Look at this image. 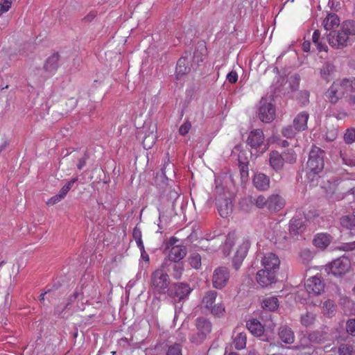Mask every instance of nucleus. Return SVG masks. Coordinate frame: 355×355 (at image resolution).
I'll use <instances>...</instances> for the list:
<instances>
[{"label":"nucleus","instance_id":"39448f33","mask_svg":"<svg viewBox=\"0 0 355 355\" xmlns=\"http://www.w3.org/2000/svg\"><path fill=\"white\" fill-rule=\"evenodd\" d=\"M196 327L197 331L190 336L189 340L191 343L198 345L202 343L210 334L212 325L208 319L200 317L196 320Z\"/></svg>","mask_w":355,"mask_h":355},{"label":"nucleus","instance_id":"412c9836","mask_svg":"<svg viewBox=\"0 0 355 355\" xmlns=\"http://www.w3.org/2000/svg\"><path fill=\"white\" fill-rule=\"evenodd\" d=\"M340 19L337 15L329 13L322 21V26L326 31H333L340 25Z\"/></svg>","mask_w":355,"mask_h":355},{"label":"nucleus","instance_id":"4d7b16f0","mask_svg":"<svg viewBox=\"0 0 355 355\" xmlns=\"http://www.w3.org/2000/svg\"><path fill=\"white\" fill-rule=\"evenodd\" d=\"M191 124L189 121L184 122L179 128V133L182 136L186 135L190 130Z\"/></svg>","mask_w":355,"mask_h":355},{"label":"nucleus","instance_id":"774afa93","mask_svg":"<svg viewBox=\"0 0 355 355\" xmlns=\"http://www.w3.org/2000/svg\"><path fill=\"white\" fill-rule=\"evenodd\" d=\"M87 159V157L86 155H85L84 157H83L78 160L77 167L79 170H81L85 166Z\"/></svg>","mask_w":355,"mask_h":355},{"label":"nucleus","instance_id":"9b49d317","mask_svg":"<svg viewBox=\"0 0 355 355\" xmlns=\"http://www.w3.org/2000/svg\"><path fill=\"white\" fill-rule=\"evenodd\" d=\"M305 288L309 295H318L324 291V284L318 277H312L305 283Z\"/></svg>","mask_w":355,"mask_h":355},{"label":"nucleus","instance_id":"37998d69","mask_svg":"<svg viewBox=\"0 0 355 355\" xmlns=\"http://www.w3.org/2000/svg\"><path fill=\"white\" fill-rule=\"evenodd\" d=\"M297 132H298V131L297 129H295V128L293 125H286L282 128V135L284 137H286L287 139H291L295 136Z\"/></svg>","mask_w":355,"mask_h":355},{"label":"nucleus","instance_id":"20e7f679","mask_svg":"<svg viewBox=\"0 0 355 355\" xmlns=\"http://www.w3.org/2000/svg\"><path fill=\"white\" fill-rule=\"evenodd\" d=\"M163 263L161 268L153 271L150 276V288L153 293L157 294H163L168 289L171 279L166 271L164 270Z\"/></svg>","mask_w":355,"mask_h":355},{"label":"nucleus","instance_id":"e2e57ef3","mask_svg":"<svg viewBox=\"0 0 355 355\" xmlns=\"http://www.w3.org/2000/svg\"><path fill=\"white\" fill-rule=\"evenodd\" d=\"M77 101L74 98H71L67 101L66 103L67 105L69 106V108L67 109L65 111V114L71 112L76 105Z\"/></svg>","mask_w":355,"mask_h":355},{"label":"nucleus","instance_id":"9d476101","mask_svg":"<svg viewBox=\"0 0 355 355\" xmlns=\"http://www.w3.org/2000/svg\"><path fill=\"white\" fill-rule=\"evenodd\" d=\"M218 211L221 217L227 218L232 214L233 205L232 200L225 194H219L216 199Z\"/></svg>","mask_w":355,"mask_h":355},{"label":"nucleus","instance_id":"a19ab883","mask_svg":"<svg viewBox=\"0 0 355 355\" xmlns=\"http://www.w3.org/2000/svg\"><path fill=\"white\" fill-rule=\"evenodd\" d=\"M250 247V241L248 239H245L243 241L242 243L239 246L236 252L240 255V257L245 258L247 255Z\"/></svg>","mask_w":355,"mask_h":355},{"label":"nucleus","instance_id":"680f3d73","mask_svg":"<svg viewBox=\"0 0 355 355\" xmlns=\"http://www.w3.org/2000/svg\"><path fill=\"white\" fill-rule=\"evenodd\" d=\"M11 4V0H2L0 3V8L6 12L10 9Z\"/></svg>","mask_w":355,"mask_h":355},{"label":"nucleus","instance_id":"393cba45","mask_svg":"<svg viewBox=\"0 0 355 355\" xmlns=\"http://www.w3.org/2000/svg\"><path fill=\"white\" fill-rule=\"evenodd\" d=\"M305 229L304 221L302 218H293L290 221L289 232L292 236H297L302 234Z\"/></svg>","mask_w":355,"mask_h":355},{"label":"nucleus","instance_id":"72a5a7b5","mask_svg":"<svg viewBox=\"0 0 355 355\" xmlns=\"http://www.w3.org/2000/svg\"><path fill=\"white\" fill-rule=\"evenodd\" d=\"M247 336L243 332L237 333L234 338V345L236 349H243L246 346Z\"/></svg>","mask_w":355,"mask_h":355},{"label":"nucleus","instance_id":"473e14b6","mask_svg":"<svg viewBox=\"0 0 355 355\" xmlns=\"http://www.w3.org/2000/svg\"><path fill=\"white\" fill-rule=\"evenodd\" d=\"M190 70V68L187 65V59L185 57L180 58L176 66V75L178 76V78H179V76H183L188 73Z\"/></svg>","mask_w":355,"mask_h":355},{"label":"nucleus","instance_id":"7c9ffc66","mask_svg":"<svg viewBox=\"0 0 355 355\" xmlns=\"http://www.w3.org/2000/svg\"><path fill=\"white\" fill-rule=\"evenodd\" d=\"M340 225L347 230L355 229V215L348 214L343 216L340 218Z\"/></svg>","mask_w":355,"mask_h":355},{"label":"nucleus","instance_id":"a878e982","mask_svg":"<svg viewBox=\"0 0 355 355\" xmlns=\"http://www.w3.org/2000/svg\"><path fill=\"white\" fill-rule=\"evenodd\" d=\"M60 55L58 53H55L49 56L45 62L44 68L45 71L53 73L57 71L59 67Z\"/></svg>","mask_w":355,"mask_h":355},{"label":"nucleus","instance_id":"ddd939ff","mask_svg":"<svg viewBox=\"0 0 355 355\" xmlns=\"http://www.w3.org/2000/svg\"><path fill=\"white\" fill-rule=\"evenodd\" d=\"M78 180V178H74L71 179L70 181L67 182L60 189L59 193L52 198H51L48 202L47 205H53L61 201L64 197L67 196L69 191L73 187L74 183Z\"/></svg>","mask_w":355,"mask_h":355},{"label":"nucleus","instance_id":"f03ea898","mask_svg":"<svg viewBox=\"0 0 355 355\" xmlns=\"http://www.w3.org/2000/svg\"><path fill=\"white\" fill-rule=\"evenodd\" d=\"M349 92H355V78H344L334 81L326 92V97L331 103H336Z\"/></svg>","mask_w":355,"mask_h":355},{"label":"nucleus","instance_id":"f8f14e48","mask_svg":"<svg viewBox=\"0 0 355 355\" xmlns=\"http://www.w3.org/2000/svg\"><path fill=\"white\" fill-rule=\"evenodd\" d=\"M276 273L264 269L259 270L257 273V282L262 287H266L275 282Z\"/></svg>","mask_w":355,"mask_h":355},{"label":"nucleus","instance_id":"6e6d98bb","mask_svg":"<svg viewBox=\"0 0 355 355\" xmlns=\"http://www.w3.org/2000/svg\"><path fill=\"white\" fill-rule=\"evenodd\" d=\"M255 204L257 207L263 208L264 207H268V198L266 199L263 196L261 195L258 196L255 200Z\"/></svg>","mask_w":355,"mask_h":355},{"label":"nucleus","instance_id":"dca6fc26","mask_svg":"<svg viewBox=\"0 0 355 355\" xmlns=\"http://www.w3.org/2000/svg\"><path fill=\"white\" fill-rule=\"evenodd\" d=\"M174 297L178 301L187 298L192 291L189 284L182 282L175 284L174 286Z\"/></svg>","mask_w":355,"mask_h":355},{"label":"nucleus","instance_id":"bb28decb","mask_svg":"<svg viewBox=\"0 0 355 355\" xmlns=\"http://www.w3.org/2000/svg\"><path fill=\"white\" fill-rule=\"evenodd\" d=\"M246 326L248 330L255 336L259 337L263 334L264 328L263 325L256 319L247 322Z\"/></svg>","mask_w":355,"mask_h":355},{"label":"nucleus","instance_id":"09e8293b","mask_svg":"<svg viewBox=\"0 0 355 355\" xmlns=\"http://www.w3.org/2000/svg\"><path fill=\"white\" fill-rule=\"evenodd\" d=\"M190 265L196 269H198L201 266V257L198 253H193L189 257Z\"/></svg>","mask_w":355,"mask_h":355},{"label":"nucleus","instance_id":"6ab92c4d","mask_svg":"<svg viewBox=\"0 0 355 355\" xmlns=\"http://www.w3.org/2000/svg\"><path fill=\"white\" fill-rule=\"evenodd\" d=\"M187 249L184 245L173 246L168 253V260L173 262H178L185 257Z\"/></svg>","mask_w":355,"mask_h":355},{"label":"nucleus","instance_id":"f257e3e1","mask_svg":"<svg viewBox=\"0 0 355 355\" xmlns=\"http://www.w3.org/2000/svg\"><path fill=\"white\" fill-rule=\"evenodd\" d=\"M349 35H355V21L348 20L343 23L340 30L331 31L327 35L329 44L335 49L347 46Z\"/></svg>","mask_w":355,"mask_h":355},{"label":"nucleus","instance_id":"aec40b11","mask_svg":"<svg viewBox=\"0 0 355 355\" xmlns=\"http://www.w3.org/2000/svg\"><path fill=\"white\" fill-rule=\"evenodd\" d=\"M307 340L311 343L321 345L327 342L329 338L327 332L315 330L308 334Z\"/></svg>","mask_w":355,"mask_h":355},{"label":"nucleus","instance_id":"052dcab7","mask_svg":"<svg viewBox=\"0 0 355 355\" xmlns=\"http://www.w3.org/2000/svg\"><path fill=\"white\" fill-rule=\"evenodd\" d=\"M226 78L230 83H236L238 80V74L236 71H232L227 73Z\"/></svg>","mask_w":355,"mask_h":355},{"label":"nucleus","instance_id":"4c0bfd02","mask_svg":"<svg viewBox=\"0 0 355 355\" xmlns=\"http://www.w3.org/2000/svg\"><path fill=\"white\" fill-rule=\"evenodd\" d=\"M339 355H355L354 347L349 344L342 343L338 347Z\"/></svg>","mask_w":355,"mask_h":355},{"label":"nucleus","instance_id":"3c124183","mask_svg":"<svg viewBox=\"0 0 355 355\" xmlns=\"http://www.w3.org/2000/svg\"><path fill=\"white\" fill-rule=\"evenodd\" d=\"M243 154H239V168L241 177H247L248 175V162L243 161L241 159L242 155Z\"/></svg>","mask_w":355,"mask_h":355},{"label":"nucleus","instance_id":"49530a36","mask_svg":"<svg viewBox=\"0 0 355 355\" xmlns=\"http://www.w3.org/2000/svg\"><path fill=\"white\" fill-rule=\"evenodd\" d=\"M294 349L296 350V355H312L313 350L309 347H306L301 344L294 347Z\"/></svg>","mask_w":355,"mask_h":355},{"label":"nucleus","instance_id":"13d9d810","mask_svg":"<svg viewBox=\"0 0 355 355\" xmlns=\"http://www.w3.org/2000/svg\"><path fill=\"white\" fill-rule=\"evenodd\" d=\"M300 257L304 261L308 262L312 258V253L309 249H304L300 252Z\"/></svg>","mask_w":355,"mask_h":355},{"label":"nucleus","instance_id":"c9c22d12","mask_svg":"<svg viewBox=\"0 0 355 355\" xmlns=\"http://www.w3.org/2000/svg\"><path fill=\"white\" fill-rule=\"evenodd\" d=\"M334 70L335 67L334 66V64L329 62L324 63L322 65V68L320 69V76L322 78H323L324 80H329L330 76L334 73Z\"/></svg>","mask_w":355,"mask_h":355},{"label":"nucleus","instance_id":"f3484780","mask_svg":"<svg viewBox=\"0 0 355 355\" xmlns=\"http://www.w3.org/2000/svg\"><path fill=\"white\" fill-rule=\"evenodd\" d=\"M263 132L260 129H256L250 132L247 142L252 148H257L263 142Z\"/></svg>","mask_w":355,"mask_h":355},{"label":"nucleus","instance_id":"ea45409f","mask_svg":"<svg viewBox=\"0 0 355 355\" xmlns=\"http://www.w3.org/2000/svg\"><path fill=\"white\" fill-rule=\"evenodd\" d=\"M282 155L284 159V162H286L289 164H293L296 162L297 155L294 150L291 148L284 151Z\"/></svg>","mask_w":355,"mask_h":355},{"label":"nucleus","instance_id":"0e129e2a","mask_svg":"<svg viewBox=\"0 0 355 355\" xmlns=\"http://www.w3.org/2000/svg\"><path fill=\"white\" fill-rule=\"evenodd\" d=\"M132 236L136 242L138 241L142 240L141 239V232L137 227H135L133 230Z\"/></svg>","mask_w":355,"mask_h":355},{"label":"nucleus","instance_id":"e433bc0d","mask_svg":"<svg viewBox=\"0 0 355 355\" xmlns=\"http://www.w3.org/2000/svg\"><path fill=\"white\" fill-rule=\"evenodd\" d=\"M322 311L324 315L331 318L335 314L336 307L333 301L328 300L323 302Z\"/></svg>","mask_w":355,"mask_h":355},{"label":"nucleus","instance_id":"7ed1b4c3","mask_svg":"<svg viewBox=\"0 0 355 355\" xmlns=\"http://www.w3.org/2000/svg\"><path fill=\"white\" fill-rule=\"evenodd\" d=\"M324 152L319 148H313L309 153L306 163V172L309 178L313 180L315 175L321 173L324 168Z\"/></svg>","mask_w":355,"mask_h":355},{"label":"nucleus","instance_id":"b1692460","mask_svg":"<svg viewBox=\"0 0 355 355\" xmlns=\"http://www.w3.org/2000/svg\"><path fill=\"white\" fill-rule=\"evenodd\" d=\"M253 184L257 189L265 191L269 188L270 179L263 173H258L254 176Z\"/></svg>","mask_w":355,"mask_h":355},{"label":"nucleus","instance_id":"c85d7f7f","mask_svg":"<svg viewBox=\"0 0 355 355\" xmlns=\"http://www.w3.org/2000/svg\"><path fill=\"white\" fill-rule=\"evenodd\" d=\"M331 242V236L327 234H318L314 239L313 244L319 248H325Z\"/></svg>","mask_w":355,"mask_h":355},{"label":"nucleus","instance_id":"79ce46f5","mask_svg":"<svg viewBox=\"0 0 355 355\" xmlns=\"http://www.w3.org/2000/svg\"><path fill=\"white\" fill-rule=\"evenodd\" d=\"M214 316L221 317L225 313V306L222 303H217L208 309Z\"/></svg>","mask_w":355,"mask_h":355},{"label":"nucleus","instance_id":"69168bd1","mask_svg":"<svg viewBox=\"0 0 355 355\" xmlns=\"http://www.w3.org/2000/svg\"><path fill=\"white\" fill-rule=\"evenodd\" d=\"M346 101L350 106L355 107V94H350L346 96Z\"/></svg>","mask_w":355,"mask_h":355},{"label":"nucleus","instance_id":"a211bd4d","mask_svg":"<svg viewBox=\"0 0 355 355\" xmlns=\"http://www.w3.org/2000/svg\"><path fill=\"white\" fill-rule=\"evenodd\" d=\"M285 200L279 195L274 194L268 198V209L270 211H278L283 209Z\"/></svg>","mask_w":355,"mask_h":355},{"label":"nucleus","instance_id":"5fc2aeb1","mask_svg":"<svg viewBox=\"0 0 355 355\" xmlns=\"http://www.w3.org/2000/svg\"><path fill=\"white\" fill-rule=\"evenodd\" d=\"M245 258L240 257V255L238 254L236 252L234 254L232 260V266L235 270H239L241 267L243 260Z\"/></svg>","mask_w":355,"mask_h":355},{"label":"nucleus","instance_id":"5701e85b","mask_svg":"<svg viewBox=\"0 0 355 355\" xmlns=\"http://www.w3.org/2000/svg\"><path fill=\"white\" fill-rule=\"evenodd\" d=\"M309 116V114L306 112H302L294 118L293 125L297 131H304L307 128Z\"/></svg>","mask_w":355,"mask_h":355},{"label":"nucleus","instance_id":"c03bdc74","mask_svg":"<svg viewBox=\"0 0 355 355\" xmlns=\"http://www.w3.org/2000/svg\"><path fill=\"white\" fill-rule=\"evenodd\" d=\"M173 275L175 279H180L182 272L184 270V266L182 262H173Z\"/></svg>","mask_w":355,"mask_h":355},{"label":"nucleus","instance_id":"338daca9","mask_svg":"<svg viewBox=\"0 0 355 355\" xmlns=\"http://www.w3.org/2000/svg\"><path fill=\"white\" fill-rule=\"evenodd\" d=\"M314 44L316 46L319 51H327V46H326L324 44H322V42L318 41L317 43H315Z\"/></svg>","mask_w":355,"mask_h":355},{"label":"nucleus","instance_id":"603ef678","mask_svg":"<svg viewBox=\"0 0 355 355\" xmlns=\"http://www.w3.org/2000/svg\"><path fill=\"white\" fill-rule=\"evenodd\" d=\"M340 157L345 164L355 166V155H348L345 153L340 152Z\"/></svg>","mask_w":355,"mask_h":355},{"label":"nucleus","instance_id":"6e6552de","mask_svg":"<svg viewBox=\"0 0 355 355\" xmlns=\"http://www.w3.org/2000/svg\"><path fill=\"white\" fill-rule=\"evenodd\" d=\"M257 258L260 259L263 269L277 272L279 268L280 260L273 252L259 253Z\"/></svg>","mask_w":355,"mask_h":355},{"label":"nucleus","instance_id":"1a4fd4ad","mask_svg":"<svg viewBox=\"0 0 355 355\" xmlns=\"http://www.w3.org/2000/svg\"><path fill=\"white\" fill-rule=\"evenodd\" d=\"M230 277V270L227 268L223 266L216 268L214 270L211 279L213 287L216 289L223 288L227 284Z\"/></svg>","mask_w":355,"mask_h":355},{"label":"nucleus","instance_id":"cd10ccee","mask_svg":"<svg viewBox=\"0 0 355 355\" xmlns=\"http://www.w3.org/2000/svg\"><path fill=\"white\" fill-rule=\"evenodd\" d=\"M217 295V292L213 290L208 291L205 293L202 300V304L205 309L208 310L215 304Z\"/></svg>","mask_w":355,"mask_h":355},{"label":"nucleus","instance_id":"c756f323","mask_svg":"<svg viewBox=\"0 0 355 355\" xmlns=\"http://www.w3.org/2000/svg\"><path fill=\"white\" fill-rule=\"evenodd\" d=\"M207 54V48L202 43L199 44L193 53V60L198 64L204 60Z\"/></svg>","mask_w":355,"mask_h":355},{"label":"nucleus","instance_id":"4468645a","mask_svg":"<svg viewBox=\"0 0 355 355\" xmlns=\"http://www.w3.org/2000/svg\"><path fill=\"white\" fill-rule=\"evenodd\" d=\"M157 126L156 124H151L148 130L145 132L142 141L145 149H150L155 144L157 140Z\"/></svg>","mask_w":355,"mask_h":355},{"label":"nucleus","instance_id":"864d4df0","mask_svg":"<svg viewBox=\"0 0 355 355\" xmlns=\"http://www.w3.org/2000/svg\"><path fill=\"white\" fill-rule=\"evenodd\" d=\"M346 329L348 334L355 336V318L349 319L346 323Z\"/></svg>","mask_w":355,"mask_h":355},{"label":"nucleus","instance_id":"4be33fe9","mask_svg":"<svg viewBox=\"0 0 355 355\" xmlns=\"http://www.w3.org/2000/svg\"><path fill=\"white\" fill-rule=\"evenodd\" d=\"M269 163L270 166L277 172L281 171L284 166V159L282 155L277 151H272L269 155Z\"/></svg>","mask_w":355,"mask_h":355},{"label":"nucleus","instance_id":"0eeeda50","mask_svg":"<svg viewBox=\"0 0 355 355\" xmlns=\"http://www.w3.org/2000/svg\"><path fill=\"white\" fill-rule=\"evenodd\" d=\"M259 119L263 123H270L275 118V107L274 105L266 98H261L259 102Z\"/></svg>","mask_w":355,"mask_h":355},{"label":"nucleus","instance_id":"a18cd8bd","mask_svg":"<svg viewBox=\"0 0 355 355\" xmlns=\"http://www.w3.org/2000/svg\"><path fill=\"white\" fill-rule=\"evenodd\" d=\"M234 241H235V235L234 233L229 234L227 236V239H226V241L225 243V248H224L225 254L226 255H228L230 254V249L234 245Z\"/></svg>","mask_w":355,"mask_h":355},{"label":"nucleus","instance_id":"bf43d9fd","mask_svg":"<svg viewBox=\"0 0 355 355\" xmlns=\"http://www.w3.org/2000/svg\"><path fill=\"white\" fill-rule=\"evenodd\" d=\"M81 294L78 291H75L73 295L69 297L67 302L64 305V308H68L71 304H73Z\"/></svg>","mask_w":355,"mask_h":355},{"label":"nucleus","instance_id":"f704fd0d","mask_svg":"<svg viewBox=\"0 0 355 355\" xmlns=\"http://www.w3.org/2000/svg\"><path fill=\"white\" fill-rule=\"evenodd\" d=\"M316 320V315L313 312L307 311L306 313L302 314L300 317L301 324L306 327L313 325Z\"/></svg>","mask_w":355,"mask_h":355},{"label":"nucleus","instance_id":"58836bf2","mask_svg":"<svg viewBox=\"0 0 355 355\" xmlns=\"http://www.w3.org/2000/svg\"><path fill=\"white\" fill-rule=\"evenodd\" d=\"M166 355H182V347L180 343H174L168 347Z\"/></svg>","mask_w":355,"mask_h":355},{"label":"nucleus","instance_id":"2eb2a0df","mask_svg":"<svg viewBox=\"0 0 355 355\" xmlns=\"http://www.w3.org/2000/svg\"><path fill=\"white\" fill-rule=\"evenodd\" d=\"M277 334L279 338L286 344H292L295 341V334L291 327L282 325L278 328Z\"/></svg>","mask_w":355,"mask_h":355},{"label":"nucleus","instance_id":"423d86ee","mask_svg":"<svg viewBox=\"0 0 355 355\" xmlns=\"http://www.w3.org/2000/svg\"><path fill=\"white\" fill-rule=\"evenodd\" d=\"M351 262L349 259L347 257L342 256L332 261L329 264V272L334 276L341 277L349 270Z\"/></svg>","mask_w":355,"mask_h":355},{"label":"nucleus","instance_id":"de8ad7c7","mask_svg":"<svg viewBox=\"0 0 355 355\" xmlns=\"http://www.w3.org/2000/svg\"><path fill=\"white\" fill-rule=\"evenodd\" d=\"M60 286V284H58L53 285L50 288L46 287L45 291L40 295V302L42 304L44 303V300H45V296L50 295V294H51V293L55 294V291L58 290Z\"/></svg>","mask_w":355,"mask_h":355},{"label":"nucleus","instance_id":"8fccbe9b","mask_svg":"<svg viewBox=\"0 0 355 355\" xmlns=\"http://www.w3.org/2000/svg\"><path fill=\"white\" fill-rule=\"evenodd\" d=\"M344 141L347 144L355 142V128H349L344 135Z\"/></svg>","mask_w":355,"mask_h":355},{"label":"nucleus","instance_id":"2f4dec72","mask_svg":"<svg viewBox=\"0 0 355 355\" xmlns=\"http://www.w3.org/2000/svg\"><path fill=\"white\" fill-rule=\"evenodd\" d=\"M278 306V299L276 297H268L263 300L262 307L264 309L274 311L277 309Z\"/></svg>","mask_w":355,"mask_h":355}]
</instances>
